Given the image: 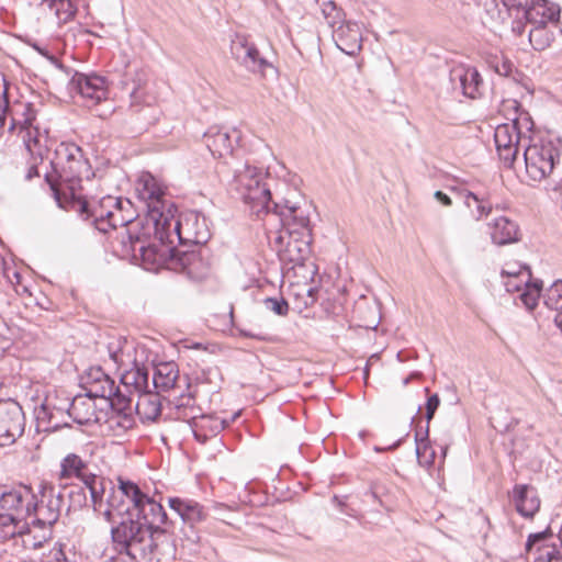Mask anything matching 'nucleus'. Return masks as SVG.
I'll list each match as a JSON object with an SVG mask.
<instances>
[{"label": "nucleus", "instance_id": "32", "mask_svg": "<svg viewBox=\"0 0 562 562\" xmlns=\"http://www.w3.org/2000/svg\"><path fill=\"white\" fill-rule=\"evenodd\" d=\"M134 411L143 422H153L158 418L161 413V404L158 392L151 393L150 391H147L137 395Z\"/></svg>", "mask_w": 562, "mask_h": 562}, {"label": "nucleus", "instance_id": "22", "mask_svg": "<svg viewBox=\"0 0 562 562\" xmlns=\"http://www.w3.org/2000/svg\"><path fill=\"white\" fill-rule=\"evenodd\" d=\"M231 52L234 58L251 72H262L265 68L271 66L260 56L257 47L248 43L245 37L237 36L232 41Z\"/></svg>", "mask_w": 562, "mask_h": 562}, {"label": "nucleus", "instance_id": "36", "mask_svg": "<svg viewBox=\"0 0 562 562\" xmlns=\"http://www.w3.org/2000/svg\"><path fill=\"white\" fill-rule=\"evenodd\" d=\"M147 83V74L139 69L127 74L123 81L124 89L130 93L132 106L137 104L144 97V87Z\"/></svg>", "mask_w": 562, "mask_h": 562}, {"label": "nucleus", "instance_id": "2", "mask_svg": "<svg viewBox=\"0 0 562 562\" xmlns=\"http://www.w3.org/2000/svg\"><path fill=\"white\" fill-rule=\"evenodd\" d=\"M55 155V160L52 161L55 176L46 173L45 180L49 184L57 205L60 209H67V202L76 195L81 179L83 177L89 179L90 166L83 158L81 148L72 143H61L56 148Z\"/></svg>", "mask_w": 562, "mask_h": 562}, {"label": "nucleus", "instance_id": "56", "mask_svg": "<svg viewBox=\"0 0 562 562\" xmlns=\"http://www.w3.org/2000/svg\"><path fill=\"white\" fill-rule=\"evenodd\" d=\"M120 506L121 501L117 499L116 493L112 492L106 498V508L104 510L101 509L100 513L108 522L114 524L115 520L113 513L114 510L119 509Z\"/></svg>", "mask_w": 562, "mask_h": 562}, {"label": "nucleus", "instance_id": "1", "mask_svg": "<svg viewBox=\"0 0 562 562\" xmlns=\"http://www.w3.org/2000/svg\"><path fill=\"white\" fill-rule=\"evenodd\" d=\"M138 198L145 202L147 213L155 224V236L161 245L202 246L210 239V229L203 215L189 211L175 218L165 201V190L151 175L144 176L137 186Z\"/></svg>", "mask_w": 562, "mask_h": 562}, {"label": "nucleus", "instance_id": "10", "mask_svg": "<svg viewBox=\"0 0 562 562\" xmlns=\"http://www.w3.org/2000/svg\"><path fill=\"white\" fill-rule=\"evenodd\" d=\"M312 233L277 232L271 245L283 262L302 266L311 254Z\"/></svg>", "mask_w": 562, "mask_h": 562}, {"label": "nucleus", "instance_id": "46", "mask_svg": "<svg viewBox=\"0 0 562 562\" xmlns=\"http://www.w3.org/2000/svg\"><path fill=\"white\" fill-rule=\"evenodd\" d=\"M116 386L114 380L110 375H106L102 381H99V383L89 386L87 395L91 398L100 397L109 400L110 396H113Z\"/></svg>", "mask_w": 562, "mask_h": 562}, {"label": "nucleus", "instance_id": "12", "mask_svg": "<svg viewBox=\"0 0 562 562\" xmlns=\"http://www.w3.org/2000/svg\"><path fill=\"white\" fill-rule=\"evenodd\" d=\"M521 120L522 117L514 119L512 123L501 124L495 128L494 142L499 159L506 167H512L516 160L518 148L521 138ZM526 128L529 130L530 121L524 117Z\"/></svg>", "mask_w": 562, "mask_h": 562}, {"label": "nucleus", "instance_id": "11", "mask_svg": "<svg viewBox=\"0 0 562 562\" xmlns=\"http://www.w3.org/2000/svg\"><path fill=\"white\" fill-rule=\"evenodd\" d=\"M144 546V562H171L176 555L175 522L150 528Z\"/></svg>", "mask_w": 562, "mask_h": 562}, {"label": "nucleus", "instance_id": "54", "mask_svg": "<svg viewBox=\"0 0 562 562\" xmlns=\"http://www.w3.org/2000/svg\"><path fill=\"white\" fill-rule=\"evenodd\" d=\"M178 417L188 420L186 414H198V408L194 407V397L191 395H181L176 402Z\"/></svg>", "mask_w": 562, "mask_h": 562}, {"label": "nucleus", "instance_id": "38", "mask_svg": "<svg viewBox=\"0 0 562 562\" xmlns=\"http://www.w3.org/2000/svg\"><path fill=\"white\" fill-rule=\"evenodd\" d=\"M134 396H136L134 392L128 393L122 385H119L114 390L113 396H110L108 401L112 409L116 411L119 414L128 416L134 412Z\"/></svg>", "mask_w": 562, "mask_h": 562}, {"label": "nucleus", "instance_id": "8", "mask_svg": "<svg viewBox=\"0 0 562 562\" xmlns=\"http://www.w3.org/2000/svg\"><path fill=\"white\" fill-rule=\"evenodd\" d=\"M149 529L138 519L131 516L122 518L111 528V538L120 554L125 553L132 560H137L145 552V541Z\"/></svg>", "mask_w": 562, "mask_h": 562}, {"label": "nucleus", "instance_id": "62", "mask_svg": "<svg viewBox=\"0 0 562 562\" xmlns=\"http://www.w3.org/2000/svg\"><path fill=\"white\" fill-rule=\"evenodd\" d=\"M101 477L102 476L97 475V474L91 473V472L88 471L83 476L79 477L78 480H80L82 482V484H83L82 486L85 487V491L86 490L90 491L92 484H94L93 481H95V483H99V480Z\"/></svg>", "mask_w": 562, "mask_h": 562}, {"label": "nucleus", "instance_id": "53", "mask_svg": "<svg viewBox=\"0 0 562 562\" xmlns=\"http://www.w3.org/2000/svg\"><path fill=\"white\" fill-rule=\"evenodd\" d=\"M263 305L268 311H270L279 316H286L289 313V303L282 296L266 297L263 300Z\"/></svg>", "mask_w": 562, "mask_h": 562}, {"label": "nucleus", "instance_id": "16", "mask_svg": "<svg viewBox=\"0 0 562 562\" xmlns=\"http://www.w3.org/2000/svg\"><path fill=\"white\" fill-rule=\"evenodd\" d=\"M169 260L168 266L178 271L184 272L191 279H202L206 276L209 263L203 258L202 248L188 251H180L175 248H168Z\"/></svg>", "mask_w": 562, "mask_h": 562}, {"label": "nucleus", "instance_id": "58", "mask_svg": "<svg viewBox=\"0 0 562 562\" xmlns=\"http://www.w3.org/2000/svg\"><path fill=\"white\" fill-rule=\"evenodd\" d=\"M515 16L510 23V31L515 36H522L526 30V25L529 24L528 21L524 18L521 11H515Z\"/></svg>", "mask_w": 562, "mask_h": 562}, {"label": "nucleus", "instance_id": "14", "mask_svg": "<svg viewBox=\"0 0 562 562\" xmlns=\"http://www.w3.org/2000/svg\"><path fill=\"white\" fill-rule=\"evenodd\" d=\"M169 507L180 517L183 527L180 529V539L195 544L200 541L199 532L194 529V525L206 518V513L202 505L193 499L169 497Z\"/></svg>", "mask_w": 562, "mask_h": 562}, {"label": "nucleus", "instance_id": "37", "mask_svg": "<svg viewBox=\"0 0 562 562\" xmlns=\"http://www.w3.org/2000/svg\"><path fill=\"white\" fill-rule=\"evenodd\" d=\"M88 472V463L76 453H68L60 461V479H79Z\"/></svg>", "mask_w": 562, "mask_h": 562}, {"label": "nucleus", "instance_id": "23", "mask_svg": "<svg viewBox=\"0 0 562 562\" xmlns=\"http://www.w3.org/2000/svg\"><path fill=\"white\" fill-rule=\"evenodd\" d=\"M191 422L194 438L204 443L209 438L220 434L226 426V422L214 415L186 414Z\"/></svg>", "mask_w": 562, "mask_h": 562}, {"label": "nucleus", "instance_id": "20", "mask_svg": "<svg viewBox=\"0 0 562 562\" xmlns=\"http://www.w3.org/2000/svg\"><path fill=\"white\" fill-rule=\"evenodd\" d=\"M37 428L42 431H55L69 426L67 405L57 406L53 398L47 396L44 402L35 408Z\"/></svg>", "mask_w": 562, "mask_h": 562}, {"label": "nucleus", "instance_id": "48", "mask_svg": "<svg viewBox=\"0 0 562 562\" xmlns=\"http://www.w3.org/2000/svg\"><path fill=\"white\" fill-rule=\"evenodd\" d=\"M106 485H112V482L105 480L103 476L99 480V483L92 484L90 493V501L92 503L94 512H100L103 507V498L106 492ZM112 492H114L113 486H111Z\"/></svg>", "mask_w": 562, "mask_h": 562}, {"label": "nucleus", "instance_id": "28", "mask_svg": "<svg viewBox=\"0 0 562 562\" xmlns=\"http://www.w3.org/2000/svg\"><path fill=\"white\" fill-rule=\"evenodd\" d=\"M492 243L498 246L519 240V226L506 216H498L487 224Z\"/></svg>", "mask_w": 562, "mask_h": 562}, {"label": "nucleus", "instance_id": "59", "mask_svg": "<svg viewBox=\"0 0 562 562\" xmlns=\"http://www.w3.org/2000/svg\"><path fill=\"white\" fill-rule=\"evenodd\" d=\"M440 406V397L437 393L430 394L427 398L425 408V418L427 424L430 423V420L434 418L436 411Z\"/></svg>", "mask_w": 562, "mask_h": 562}, {"label": "nucleus", "instance_id": "52", "mask_svg": "<svg viewBox=\"0 0 562 562\" xmlns=\"http://www.w3.org/2000/svg\"><path fill=\"white\" fill-rule=\"evenodd\" d=\"M553 536L552 531H551V528L548 527L546 530L543 531H540V532H536V533H530L528 536V539L526 541V551L529 553L531 552L533 549H536V552L538 553V548L542 544H549L548 543V540L551 539Z\"/></svg>", "mask_w": 562, "mask_h": 562}, {"label": "nucleus", "instance_id": "6", "mask_svg": "<svg viewBox=\"0 0 562 562\" xmlns=\"http://www.w3.org/2000/svg\"><path fill=\"white\" fill-rule=\"evenodd\" d=\"M312 205L304 198L291 191L289 196L279 201L272 199L269 214L279 218L281 228L278 232L312 233Z\"/></svg>", "mask_w": 562, "mask_h": 562}, {"label": "nucleus", "instance_id": "50", "mask_svg": "<svg viewBox=\"0 0 562 562\" xmlns=\"http://www.w3.org/2000/svg\"><path fill=\"white\" fill-rule=\"evenodd\" d=\"M533 562H562V547L557 544L540 546Z\"/></svg>", "mask_w": 562, "mask_h": 562}, {"label": "nucleus", "instance_id": "49", "mask_svg": "<svg viewBox=\"0 0 562 562\" xmlns=\"http://www.w3.org/2000/svg\"><path fill=\"white\" fill-rule=\"evenodd\" d=\"M30 527L31 526H27L23 529V532L16 533L15 538L19 537L21 539L22 547L25 550H37L44 546L49 536L45 533L42 535L41 537L32 535ZM48 535H50V532Z\"/></svg>", "mask_w": 562, "mask_h": 562}, {"label": "nucleus", "instance_id": "34", "mask_svg": "<svg viewBox=\"0 0 562 562\" xmlns=\"http://www.w3.org/2000/svg\"><path fill=\"white\" fill-rule=\"evenodd\" d=\"M509 16L508 9L499 7L496 0H486L483 4L482 22L485 26L496 32L505 25L506 18Z\"/></svg>", "mask_w": 562, "mask_h": 562}, {"label": "nucleus", "instance_id": "27", "mask_svg": "<svg viewBox=\"0 0 562 562\" xmlns=\"http://www.w3.org/2000/svg\"><path fill=\"white\" fill-rule=\"evenodd\" d=\"M337 47L347 55H356L361 49V32L358 23L348 21L334 31Z\"/></svg>", "mask_w": 562, "mask_h": 562}, {"label": "nucleus", "instance_id": "60", "mask_svg": "<svg viewBox=\"0 0 562 562\" xmlns=\"http://www.w3.org/2000/svg\"><path fill=\"white\" fill-rule=\"evenodd\" d=\"M106 375L108 374L101 368H91L85 378L87 390L89 386H93V384L102 381Z\"/></svg>", "mask_w": 562, "mask_h": 562}, {"label": "nucleus", "instance_id": "63", "mask_svg": "<svg viewBox=\"0 0 562 562\" xmlns=\"http://www.w3.org/2000/svg\"><path fill=\"white\" fill-rule=\"evenodd\" d=\"M434 198L436 199V201H438L441 205H443L446 207H449L452 205L451 198L440 190H438L434 193Z\"/></svg>", "mask_w": 562, "mask_h": 562}, {"label": "nucleus", "instance_id": "41", "mask_svg": "<svg viewBox=\"0 0 562 562\" xmlns=\"http://www.w3.org/2000/svg\"><path fill=\"white\" fill-rule=\"evenodd\" d=\"M528 41L536 50H543L553 41V33L548 30L547 24L532 25L528 32Z\"/></svg>", "mask_w": 562, "mask_h": 562}, {"label": "nucleus", "instance_id": "44", "mask_svg": "<svg viewBox=\"0 0 562 562\" xmlns=\"http://www.w3.org/2000/svg\"><path fill=\"white\" fill-rule=\"evenodd\" d=\"M502 274L508 277V280L505 282L508 292H522L524 288H526V282H530V271L527 268L519 272L503 270Z\"/></svg>", "mask_w": 562, "mask_h": 562}, {"label": "nucleus", "instance_id": "19", "mask_svg": "<svg viewBox=\"0 0 562 562\" xmlns=\"http://www.w3.org/2000/svg\"><path fill=\"white\" fill-rule=\"evenodd\" d=\"M452 90L461 92L464 97L476 99L482 95L483 79L476 68L458 65L449 72Z\"/></svg>", "mask_w": 562, "mask_h": 562}, {"label": "nucleus", "instance_id": "29", "mask_svg": "<svg viewBox=\"0 0 562 562\" xmlns=\"http://www.w3.org/2000/svg\"><path fill=\"white\" fill-rule=\"evenodd\" d=\"M105 348L109 358L119 369L131 366V363L135 360L133 356L135 351L134 344L128 341L123 336L110 337Z\"/></svg>", "mask_w": 562, "mask_h": 562}, {"label": "nucleus", "instance_id": "55", "mask_svg": "<svg viewBox=\"0 0 562 562\" xmlns=\"http://www.w3.org/2000/svg\"><path fill=\"white\" fill-rule=\"evenodd\" d=\"M116 205H119V210L121 209L124 225H128L135 221L137 214L134 210L133 203L128 199H124L122 196H116Z\"/></svg>", "mask_w": 562, "mask_h": 562}, {"label": "nucleus", "instance_id": "30", "mask_svg": "<svg viewBox=\"0 0 562 562\" xmlns=\"http://www.w3.org/2000/svg\"><path fill=\"white\" fill-rule=\"evenodd\" d=\"M137 519L143 520V525L146 526L150 530V528H155L156 526H162L170 522L172 520L168 519V516L161 506V504L148 495L143 501V504L137 507Z\"/></svg>", "mask_w": 562, "mask_h": 562}, {"label": "nucleus", "instance_id": "13", "mask_svg": "<svg viewBox=\"0 0 562 562\" xmlns=\"http://www.w3.org/2000/svg\"><path fill=\"white\" fill-rule=\"evenodd\" d=\"M113 203H116V196L105 195L99 200L87 201L75 195L67 202V209L75 210L83 221L89 222L99 232L105 233V225Z\"/></svg>", "mask_w": 562, "mask_h": 562}, {"label": "nucleus", "instance_id": "25", "mask_svg": "<svg viewBox=\"0 0 562 562\" xmlns=\"http://www.w3.org/2000/svg\"><path fill=\"white\" fill-rule=\"evenodd\" d=\"M512 498L516 510L525 518H532L540 508V498L535 487L528 484H516Z\"/></svg>", "mask_w": 562, "mask_h": 562}, {"label": "nucleus", "instance_id": "35", "mask_svg": "<svg viewBox=\"0 0 562 562\" xmlns=\"http://www.w3.org/2000/svg\"><path fill=\"white\" fill-rule=\"evenodd\" d=\"M57 493L63 495V502H65L64 509L67 513L81 509L88 503L85 487L79 484L60 486L57 488Z\"/></svg>", "mask_w": 562, "mask_h": 562}, {"label": "nucleus", "instance_id": "3", "mask_svg": "<svg viewBox=\"0 0 562 562\" xmlns=\"http://www.w3.org/2000/svg\"><path fill=\"white\" fill-rule=\"evenodd\" d=\"M226 164L232 169V177L227 180L229 191L249 205L251 213L258 217L261 214L269 215L272 194L267 173L261 168L251 166L249 160L244 164L239 161Z\"/></svg>", "mask_w": 562, "mask_h": 562}, {"label": "nucleus", "instance_id": "39", "mask_svg": "<svg viewBox=\"0 0 562 562\" xmlns=\"http://www.w3.org/2000/svg\"><path fill=\"white\" fill-rule=\"evenodd\" d=\"M50 12L55 14L59 24H64L72 20L76 15L77 8L70 0H44Z\"/></svg>", "mask_w": 562, "mask_h": 562}, {"label": "nucleus", "instance_id": "31", "mask_svg": "<svg viewBox=\"0 0 562 562\" xmlns=\"http://www.w3.org/2000/svg\"><path fill=\"white\" fill-rule=\"evenodd\" d=\"M179 370L175 362H161L154 367L153 386L158 392H167L176 386Z\"/></svg>", "mask_w": 562, "mask_h": 562}, {"label": "nucleus", "instance_id": "40", "mask_svg": "<svg viewBox=\"0 0 562 562\" xmlns=\"http://www.w3.org/2000/svg\"><path fill=\"white\" fill-rule=\"evenodd\" d=\"M128 241L133 252L135 254L138 251L144 261L155 262L164 256V254L158 250L156 245H145L139 236H133L132 234H128Z\"/></svg>", "mask_w": 562, "mask_h": 562}, {"label": "nucleus", "instance_id": "43", "mask_svg": "<svg viewBox=\"0 0 562 562\" xmlns=\"http://www.w3.org/2000/svg\"><path fill=\"white\" fill-rule=\"evenodd\" d=\"M322 14L333 32L339 26L345 25V13L336 5L334 1H324L322 3Z\"/></svg>", "mask_w": 562, "mask_h": 562}, {"label": "nucleus", "instance_id": "45", "mask_svg": "<svg viewBox=\"0 0 562 562\" xmlns=\"http://www.w3.org/2000/svg\"><path fill=\"white\" fill-rule=\"evenodd\" d=\"M546 306L557 313L562 311V280L553 282L543 294Z\"/></svg>", "mask_w": 562, "mask_h": 562}, {"label": "nucleus", "instance_id": "51", "mask_svg": "<svg viewBox=\"0 0 562 562\" xmlns=\"http://www.w3.org/2000/svg\"><path fill=\"white\" fill-rule=\"evenodd\" d=\"M429 437V424H426V427L416 428L415 430V442H416V457L417 460H422L426 457L428 449H430V443L428 440Z\"/></svg>", "mask_w": 562, "mask_h": 562}, {"label": "nucleus", "instance_id": "9", "mask_svg": "<svg viewBox=\"0 0 562 562\" xmlns=\"http://www.w3.org/2000/svg\"><path fill=\"white\" fill-rule=\"evenodd\" d=\"M40 494V499L35 497L32 502L29 524L33 527L52 528L64 510L63 495L53 485H42Z\"/></svg>", "mask_w": 562, "mask_h": 562}, {"label": "nucleus", "instance_id": "4", "mask_svg": "<svg viewBox=\"0 0 562 562\" xmlns=\"http://www.w3.org/2000/svg\"><path fill=\"white\" fill-rule=\"evenodd\" d=\"M34 499L35 494L26 485L11 490L0 488V540L13 539L30 526L29 518Z\"/></svg>", "mask_w": 562, "mask_h": 562}, {"label": "nucleus", "instance_id": "57", "mask_svg": "<svg viewBox=\"0 0 562 562\" xmlns=\"http://www.w3.org/2000/svg\"><path fill=\"white\" fill-rule=\"evenodd\" d=\"M123 215L121 212V209L119 210V205L113 203V209H111V213L109 214V218L105 225V233H108L110 229L116 228V227H124V221Z\"/></svg>", "mask_w": 562, "mask_h": 562}, {"label": "nucleus", "instance_id": "47", "mask_svg": "<svg viewBox=\"0 0 562 562\" xmlns=\"http://www.w3.org/2000/svg\"><path fill=\"white\" fill-rule=\"evenodd\" d=\"M541 289V281L526 282V288H524L522 292L520 293V300L528 310L536 307L540 297Z\"/></svg>", "mask_w": 562, "mask_h": 562}, {"label": "nucleus", "instance_id": "33", "mask_svg": "<svg viewBox=\"0 0 562 562\" xmlns=\"http://www.w3.org/2000/svg\"><path fill=\"white\" fill-rule=\"evenodd\" d=\"M66 405L69 419L79 425L89 424L95 416V411L91 403V397L88 395L76 396L71 403H66Z\"/></svg>", "mask_w": 562, "mask_h": 562}, {"label": "nucleus", "instance_id": "18", "mask_svg": "<svg viewBox=\"0 0 562 562\" xmlns=\"http://www.w3.org/2000/svg\"><path fill=\"white\" fill-rule=\"evenodd\" d=\"M69 89L85 99L88 106L95 105L108 98L105 78L94 74L76 72L69 82Z\"/></svg>", "mask_w": 562, "mask_h": 562}, {"label": "nucleus", "instance_id": "42", "mask_svg": "<svg viewBox=\"0 0 562 562\" xmlns=\"http://www.w3.org/2000/svg\"><path fill=\"white\" fill-rule=\"evenodd\" d=\"M119 491L133 503L135 509L143 504V501L147 496L137 484L122 477H119Z\"/></svg>", "mask_w": 562, "mask_h": 562}, {"label": "nucleus", "instance_id": "5", "mask_svg": "<svg viewBox=\"0 0 562 562\" xmlns=\"http://www.w3.org/2000/svg\"><path fill=\"white\" fill-rule=\"evenodd\" d=\"M562 142L560 138L541 137L524 150L526 175L529 180L540 182L548 178L559 162Z\"/></svg>", "mask_w": 562, "mask_h": 562}, {"label": "nucleus", "instance_id": "64", "mask_svg": "<svg viewBox=\"0 0 562 562\" xmlns=\"http://www.w3.org/2000/svg\"><path fill=\"white\" fill-rule=\"evenodd\" d=\"M317 293H318V289L317 288H313V286H310V288H304L302 289L301 292H297L295 293V297L299 299L300 296H306L308 299H315V302L317 301Z\"/></svg>", "mask_w": 562, "mask_h": 562}, {"label": "nucleus", "instance_id": "21", "mask_svg": "<svg viewBox=\"0 0 562 562\" xmlns=\"http://www.w3.org/2000/svg\"><path fill=\"white\" fill-rule=\"evenodd\" d=\"M23 116V121L20 122L12 119L9 131L14 132L19 128V134H21L23 143L30 154L42 156L43 147L41 145V135L38 128L33 127L36 115L31 103L24 105Z\"/></svg>", "mask_w": 562, "mask_h": 562}, {"label": "nucleus", "instance_id": "61", "mask_svg": "<svg viewBox=\"0 0 562 562\" xmlns=\"http://www.w3.org/2000/svg\"><path fill=\"white\" fill-rule=\"evenodd\" d=\"M503 5L508 9L509 16L513 18V11H522L531 0H502Z\"/></svg>", "mask_w": 562, "mask_h": 562}, {"label": "nucleus", "instance_id": "24", "mask_svg": "<svg viewBox=\"0 0 562 562\" xmlns=\"http://www.w3.org/2000/svg\"><path fill=\"white\" fill-rule=\"evenodd\" d=\"M131 369H125L121 374V385L128 393L134 392L137 395L143 394L149 390V374L150 370L148 367L138 363L134 360Z\"/></svg>", "mask_w": 562, "mask_h": 562}, {"label": "nucleus", "instance_id": "15", "mask_svg": "<svg viewBox=\"0 0 562 562\" xmlns=\"http://www.w3.org/2000/svg\"><path fill=\"white\" fill-rule=\"evenodd\" d=\"M25 415L14 400L0 401V447H10L25 429Z\"/></svg>", "mask_w": 562, "mask_h": 562}, {"label": "nucleus", "instance_id": "26", "mask_svg": "<svg viewBox=\"0 0 562 562\" xmlns=\"http://www.w3.org/2000/svg\"><path fill=\"white\" fill-rule=\"evenodd\" d=\"M521 13L530 25H540L557 21L560 9L548 0H531Z\"/></svg>", "mask_w": 562, "mask_h": 562}, {"label": "nucleus", "instance_id": "7", "mask_svg": "<svg viewBox=\"0 0 562 562\" xmlns=\"http://www.w3.org/2000/svg\"><path fill=\"white\" fill-rule=\"evenodd\" d=\"M448 189L462 200L464 207L474 221L481 222L491 215L494 209L493 191L485 182L480 180L467 181L460 186H451Z\"/></svg>", "mask_w": 562, "mask_h": 562}, {"label": "nucleus", "instance_id": "17", "mask_svg": "<svg viewBox=\"0 0 562 562\" xmlns=\"http://www.w3.org/2000/svg\"><path fill=\"white\" fill-rule=\"evenodd\" d=\"M240 132L236 128L227 130L220 126H211L203 135L205 146L214 158L234 159V145L240 142Z\"/></svg>", "mask_w": 562, "mask_h": 562}]
</instances>
